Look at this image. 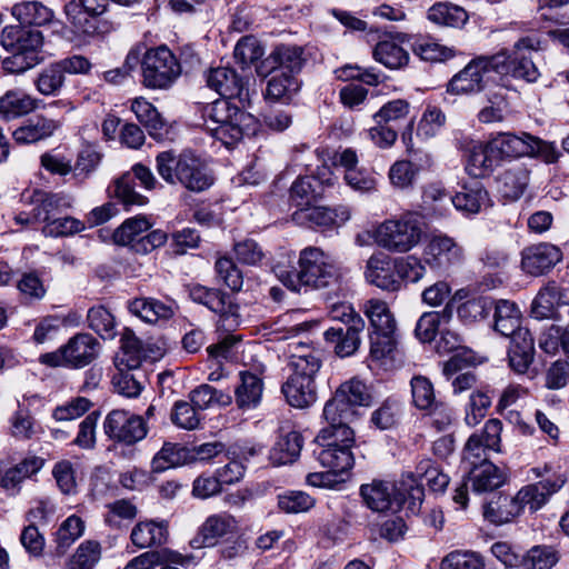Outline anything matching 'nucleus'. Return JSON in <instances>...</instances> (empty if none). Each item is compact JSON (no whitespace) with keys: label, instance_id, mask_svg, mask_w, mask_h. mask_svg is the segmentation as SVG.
I'll use <instances>...</instances> for the list:
<instances>
[{"label":"nucleus","instance_id":"nucleus-30","mask_svg":"<svg viewBox=\"0 0 569 569\" xmlns=\"http://www.w3.org/2000/svg\"><path fill=\"white\" fill-rule=\"evenodd\" d=\"M60 127V122L43 116H37L29 119L23 126L12 132L17 143H34L49 138Z\"/></svg>","mask_w":569,"mask_h":569},{"label":"nucleus","instance_id":"nucleus-62","mask_svg":"<svg viewBox=\"0 0 569 569\" xmlns=\"http://www.w3.org/2000/svg\"><path fill=\"white\" fill-rule=\"evenodd\" d=\"M411 395L413 405L420 410H431L436 408V395L431 381L422 376H415L411 381Z\"/></svg>","mask_w":569,"mask_h":569},{"label":"nucleus","instance_id":"nucleus-44","mask_svg":"<svg viewBox=\"0 0 569 569\" xmlns=\"http://www.w3.org/2000/svg\"><path fill=\"white\" fill-rule=\"evenodd\" d=\"M289 349V366L292 370H309L311 372H318L320 370L322 363L320 350L301 341L290 343Z\"/></svg>","mask_w":569,"mask_h":569},{"label":"nucleus","instance_id":"nucleus-19","mask_svg":"<svg viewBox=\"0 0 569 569\" xmlns=\"http://www.w3.org/2000/svg\"><path fill=\"white\" fill-rule=\"evenodd\" d=\"M463 250L447 234H435L430 238L426 250L425 260L435 269L448 270L462 260Z\"/></svg>","mask_w":569,"mask_h":569},{"label":"nucleus","instance_id":"nucleus-20","mask_svg":"<svg viewBox=\"0 0 569 569\" xmlns=\"http://www.w3.org/2000/svg\"><path fill=\"white\" fill-rule=\"evenodd\" d=\"M521 257V267L525 272L541 276L561 261L562 252L552 243L540 242L525 248Z\"/></svg>","mask_w":569,"mask_h":569},{"label":"nucleus","instance_id":"nucleus-32","mask_svg":"<svg viewBox=\"0 0 569 569\" xmlns=\"http://www.w3.org/2000/svg\"><path fill=\"white\" fill-rule=\"evenodd\" d=\"M168 522L167 521H141L138 522L130 535L132 543L140 548L159 547L168 540Z\"/></svg>","mask_w":569,"mask_h":569},{"label":"nucleus","instance_id":"nucleus-29","mask_svg":"<svg viewBox=\"0 0 569 569\" xmlns=\"http://www.w3.org/2000/svg\"><path fill=\"white\" fill-rule=\"evenodd\" d=\"M313 453L320 465L333 475H340L349 471L355 462L350 448L346 445L340 446H318Z\"/></svg>","mask_w":569,"mask_h":569},{"label":"nucleus","instance_id":"nucleus-49","mask_svg":"<svg viewBox=\"0 0 569 569\" xmlns=\"http://www.w3.org/2000/svg\"><path fill=\"white\" fill-rule=\"evenodd\" d=\"M430 166V158L426 156L425 164L412 160L396 161L389 170V179L393 187L406 189L413 184L418 173Z\"/></svg>","mask_w":569,"mask_h":569},{"label":"nucleus","instance_id":"nucleus-48","mask_svg":"<svg viewBox=\"0 0 569 569\" xmlns=\"http://www.w3.org/2000/svg\"><path fill=\"white\" fill-rule=\"evenodd\" d=\"M373 58L389 69H400L407 66L409 53L393 40H382L376 44Z\"/></svg>","mask_w":569,"mask_h":569},{"label":"nucleus","instance_id":"nucleus-59","mask_svg":"<svg viewBox=\"0 0 569 569\" xmlns=\"http://www.w3.org/2000/svg\"><path fill=\"white\" fill-rule=\"evenodd\" d=\"M131 110L137 119L148 129L151 136L162 129L163 120L158 110L142 97L133 99Z\"/></svg>","mask_w":569,"mask_h":569},{"label":"nucleus","instance_id":"nucleus-16","mask_svg":"<svg viewBox=\"0 0 569 569\" xmlns=\"http://www.w3.org/2000/svg\"><path fill=\"white\" fill-rule=\"evenodd\" d=\"M238 520L230 513L222 512L209 516L199 527L190 545L194 549L214 547L220 539L237 533Z\"/></svg>","mask_w":569,"mask_h":569},{"label":"nucleus","instance_id":"nucleus-11","mask_svg":"<svg viewBox=\"0 0 569 569\" xmlns=\"http://www.w3.org/2000/svg\"><path fill=\"white\" fill-rule=\"evenodd\" d=\"M192 301L206 306L220 316L219 326L232 331L239 326V306L231 297L219 289L193 284L189 289Z\"/></svg>","mask_w":569,"mask_h":569},{"label":"nucleus","instance_id":"nucleus-50","mask_svg":"<svg viewBox=\"0 0 569 569\" xmlns=\"http://www.w3.org/2000/svg\"><path fill=\"white\" fill-rule=\"evenodd\" d=\"M190 460V451L178 445L166 442L152 459V470L161 472L181 466Z\"/></svg>","mask_w":569,"mask_h":569},{"label":"nucleus","instance_id":"nucleus-9","mask_svg":"<svg viewBox=\"0 0 569 569\" xmlns=\"http://www.w3.org/2000/svg\"><path fill=\"white\" fill-rule=\"evenodd\" d=\"M471 466L467 480L455 490L453 501L466 508L468 503V487L477 493L492 491L499 488L505 479L502 472L488 458L465 460Z\"/></svg>","mask_w":569,"mask_h":569},{"label":"nucleus","instance_id":"nucleus-58","mask_svg":"<svg viewBox=\"0 0 569 569\" xmlns=\"http://www.w3.org/2000/svg\"><path fill=\"white\" fill-rule=\"evenodd\" d=\"M87 321L90 329L102 339H112L116 336L113 316L103 306H96L88 310Z\"/></svg>","mask_w":569,"mask_h":569},{"label":"nucleus","instance_id":"nucleus-36","mask_svg":"<svg viewBox=\"0 0 569 569\" xmlns=\"http://www.w3.org/2000/svg\"><path fill=\"white\" fill-rule=\"evenodd\" d=\"M38 100L21 90H9L0 97V118L10 121L37 109Z\"/></svg>","mask_w":569,"mask_h":569},{"label":"nucleus","instance_id":"nucleus-7","mask_svg":"<svg viewBox=\"0 0 569 569\" xmlns=\"http://www.w3.org/2000/svg\"><path fill=\"white\" fill-rule=\"evenodd\" d=\"M142 83L151 89H167L180 76L181 68L174 54L160 46L147 49L141 60Z\"/></svg>","mask_w":569,"mask_h":569},{"label":"nucleus","instance_id":"nucleus-38","mask_svg":"<svg viewBox=\"0 0 569 569\" xmlns=\"http://www.w3.org/2000/svg\"><path fill=\"white\" fill-rule=\"evenodd\" d=\"M522 511L517 496L500 495L485 506L483 517L491 523L503 525L511 522Z\"/></svg>","mask_w":569,"mask_h":569},{"label":"nucleus","instance_id":"nucleus-41","mask_svg":"<svg viewBox=\"0 0 569 569\" xmlns=\"http://www.w3.org/2000/svg\"><path fill=\"white\" fill-rule=\"evenodd\" d=\"M365 315L370 321L369 332L396 333L397 322L388 305L378 299L365 303Z\"/></svg>","mask_w":569,"mask_h":569},{"label":"nucleus","instance_id":"nucleus-2","mask_svg":"<svg viewBox=\"0 0 569 569\" xmlns=\"http://www.w3.org/2000/svg\"><path fill=\"white\" fill-rule=\"evenodd\" d=\"M366 506L376 512L398 511L405 503L412 512L419 509L425 490L412 475H405L397 482L373 480L360 487Z\"/></svg>","mask_w":569,"mask_h":569},{"label":"nucleus","instance_id":"nucleus-61","mask_svg":"<svg viewBox=\"0 0 569 569\" xmlns=\"http://www.w3.org/2000/svg\"><path fill=\"white\" fill-rule=\"evenodd\" d=\"M84 532L83 520L72 515L68 517L57 531V551L63 555L66 550Z\"/></svg>","mask_w":569,"mask_h":569},{"label":"nucleus","instance_id":"nucleus-43","mask_svg":"<svg viewBox=\"0 0 569 569\" xmlns=\"http://www.w3.org/2000/svg\"><path fill=\"white\" fill-rule=\"evenodd\" d=\"M452 308L448 305L440 312H425L418 320L415 329L416 337L421 342H430L439 333L442 325H449L452 320Z\"/></svg>","mask_w":569,"mask_h":569},{"label":"nucleus","instance_id":"nucleus-34","mask_svg":"<svg viewBox=\"0 0 569 569\" xmlns=\"http://www.w3.org/2000/svg\"><path fill=\"white\" fill-rule=\"evenodd\" d=\"M348 219L347 210H341L339 213L336 209L316 206L315 203L293 213V220L300 223L307 222L309 227H331Z\"/></svg>","mask_w":569,"mask_h":569},{"label":"nucleus","instance_id":"nucleus-57","mask_svg":"<svg viewBox=\"0 0 569 569\" xmlns=\"http://www.w3.org/2000/svg\"><path fill=\"white\" fill-rule=\"evenodd\" d=\"M101 558L100 543L93 540L82 542L67 562V569H93Z\"/></svg>","mask_w":569,"mask_h":569},{"label":"nucleus","instance_id":"nucleus-55","mask_svg":"<svg viewBox=\"0 0 569 569\" xmlns=\"http://www.w3.org/2000/svg\"><path fill=\"white\" fill-rule=\"evenodd\" d=\"M122 355L118 358L117 366H123L129 370H136L147 357L142 341L132 332H127L121 339Z\"/></svg>","mask_w":569,"mask_h":569},{"label":"nucleus","instance_id":"nucleus-10","mask_svg":"<svg viewBox=\"0 0 569 569\" xmlns=\"http://www.w3.org/2000/svg\"><path fill=\"white\" fill-rule=\"evenodd\" d=\"M103 430L110 440L133 446L147 437L148 425L142 416L116 409L107 415L103 421Z\"/></svg>","mask_w":569,"mask_h":569},{"label":"nucleus","instance_id":"nucleus-27","mask_svg":"<svg viewBox=\"0 0 569 569\" xmlns=\"http://www.w3.org/2000/svg\"><path fill=\"white\" fill-rule=\"evenodd\" d=\"M328 422L326 428H322L315 439L317 446H340L346 445L350 448L355 443V432L349 427V423L355 419H345L337 417V420H332L329 416H323Z\"/></svg>","mask_w":569,"mask_h":569},{"label":"nucleus","instance_id":"nucleus-33","mask_svg":"<svg viewBox=\"0 0 569 569\" xmlns=\"http://www.w3.org/2000/svg\"><path fill=\"white\" fill-rule=\"evenodd\" d=\"M528 182L529 170L522 164H515L499 174L497 188L501 197L515 201L523 194Z\"/></svg>","mask_w":569,"mask_h":569},{"label":"nucleus","instance_id":"nucleus-14","mask_svg":"<svg viewBox=\"0 0 569 569\" xmlns=\"http://www.w3.org/2000/svg\"><path fill=\"white\" fill-rule=\"evenodd\" d=\"M107 10L103 0H69L63 8L74 33L94 36L99 31V17Z\"/></svg>","mask_w":569,"mask_h":569},{"label":"nucleus","instance_id":"nucleus-37","mask_svg":"<svg viewBox=\"0 0 569 569\" xmlns=\"http://www.w3.org/2000/svg\"><path fill=\"white\" fill-rule=\"evenodd\" d=\"M451 203L457 210L473 214L489 207L490 198L483 186L479 181H473L463 186L462 190L453 196Z\"/></svg>","mask_w":569,"mask_h":569},{"label":"nucleus","instance_id":"nucleus-5","mask_svg":"<svg viewBox=\"0 0 569 569\" xmlns=\"http://www.w3.org/2000/svg\"><path fill=\"white\" fill-rule=\"evenodd\" d=\"M505 69V53L478 57L451 78L447 91L452 94L479 93L486 88L492 72L502 73Z\"/></svg>","mask_w":569,"mask_h":569},{"label":"nucleus","instance_id":"nucleus-51","mask_svg":"<svg viewBox=\"0 0 569 569\" xmlns=\"http://www.w3.org/2000/svg\"><path fill=\"white\" fill-rule=\"evenodd\" d=\"M428 19L437 24L459 28L467 22L468 14L457 4L439 2L429 9Z\"/></svg>","mask_w":569,"mask_h":569},{"label":"nucleus","instance_id":"nucleus-1","mask_svg":"<svg viewBox=\"0 0 569 569\" xmlns=\"http://www.w3.org/2000/svg\"><path fill=\"white\" fill-rule=\"evenodd\" d=\"M298 269H287L278 263L273 271L288 289L299 292L302 287L326 288L341 277L339 266L320 248L307 247L300 251Z\"/></svg>","mask_w":569,"mask_h":569},{"label":"nucleus","instance_id":"nucleus-46","mask_svg":"<svg viewBox=\"0 0 569 569\" xmlns=\"http://www.w3.org/2000/svg\"><path fill=\"white\" fill-rule=\"evenodd\" d=\"M302 449V437L298 431H290L281 436L270 451V459L274 465L292 463Z\"/></svg>","mask_w":569,"mask_h":569},{"label":"nucleus","instance_id":"nucleus-28","mask_svg":"<svg viewBox=\"0 0 569 569\" xmlns=\"http://www.w3.org/2000/svg\"><path fill=\"white\" fill-rule=\"evenodd\" d=\"M240 383L234 390V400L239 409L246 411L257 408L262 399L263 381L249 371L239 373Z\"/></svg>","mask_w":569,"mask_h":569},{"label":"nucleus","instance_id":"nucleus-24","mask_svg":"<svg viewBox=\"0 0 569 569\" xmlns=\"http://www.w3.org/2000/svg\"><path fill=\"white\" fill-rule=\"evenodd\" d=\"M98 340L89 333H77L62 346L67 366L82 368L98 356Z\"/></svg>","mask_w":569,"mask_h":569},{"label":"nucleus","instance_id":"nucleus-12","mask_svg":"<svg viewBox=\"0 0 569 569\" xmlns=\"http://www.w3.org/2000/svg\"><path fill=\"white\" fill-rule=\"evenodd\" d=\"M540 41L535 37L519 39L513 47L512 54L506 57V69L502 73H510L513 78L527 82H535L540 77L536 59L539 57Z\"/></svg>","mask_w":569,"mask_h":569},{"label":"nucleus","instance_id":"nucleus-47","mask_svg":"<svg viewBox=\"0 0 569 569\" xmlns=\"http://www.w3.org/2000/svg\"><path fill=\"white\" fill-rule=\"evenodd\" d=\"M495 330L501 336L515 333L521 328V312L515 302L499 300L495 305Z\"/></svg>","mask_w":569,"mask_h":569},{"label":"nucleus","instance_id":"nucleus-25","mask_svg":"<svg viewBox=\"0 0 569 569\" xmlns=\"http://www.w3.org/2000/svg\"><path fill=\"white\" fill-rule=\"evenodd\" d=\"M533 141V136L521 132V134H513L503 132L497 134L489 142V151L497 152L499 159L503 158H518L532 154V147L530 142Z\"/></svg>","mask_w":569,"mask_h":569},{"label":"nucleus","instance_id":"nucleus-63","mask_svg":"<svg viewBox=\"0 0 569 569\" xmlns=\"http://www.w3.org/2000/svg\"><path fill=\"white\" fill-rule=\"evenodd\" d=\"M140 372H132L123 366H118V372L112 377V385L114 390L128 398L138 397L142 390Z\"/></svg>","mask_w":569,"mask_h":569},{"label":"nucleus","instance_id":"nucleus-35","mask_svg":"<svg viewBox=\"0 0 569 569\" xmlns=\"http://www.w3.org/2000/svg\"><path fill=\"white\" fill-rule=\"evenodd\" d=\"M303 49L298 46H278L266 59L264 64L270 69L286 71L288 74L299 72L303 66Z\"/></svg>","mask_w":569,"mask_h":569},{"label":"nucleus","instance_id":"nucleus-15","mask_svg":"<svg viewBox=\"0 0 569 569\" xmlns=\"http://www.w3.org/2000/svg\"><path fill=\"white\" fill-rule=\"evenodd\" d=\"M207 84L223 99H238L242 106L249 104L251 93L249 79L229 67L212 68L207 74Z\"/></svg>","mask_w":569,"mask_h":569},{"label":"nucleus","instance_id":"nucleus-22","mask_svg":"<svg viewBox=\"0 0 569 569\" xmlns=\"http://www.w3.org/2000/svg\"><path fill=\"white\" fill-rule=\"evenodd\" d=\"M365 329V320L356 318L353 323L347 327H331L325 331L326 341L335 343L336 353L343 358L353 355L360 347V335Z\"/></svg>","mask_w":569,"mask_h":569},{"label":"nucleus","instance_id":"nucleus-26","mask_svg":"<svg viewBox=\"0 0 569 569\" xmlns=\"http://www.w3.org/2000/svg\"><path fill=\"white\" fill-rule=\"evenodd\" d=\"M330 184V179L321 180L315 176L300 177L290 188V199L299 208L298 210H303L322 198L326 188Z\"/></svg>","mask_w":569,"mask_h":569},{"label":"nucleus","instance_id":"nucleus-23","mask_svg":"<svg viewBox=\"0 0 569 569\" xmlns=\"http://www.w3.org/2000/svg\"><path fill=\"white\" fill-rule=\"evenodd\" d=\"M43 43L42 33L36 29L23 28L17 51L11 57L16 71L21 72L41 62L40 49Z\"/></svg>","mask_w":569,"mask_h":569},{"label":"nucleus","instance_id":"nucleus-39","mask_svg":"<svg viewBox=\"0 0 569 569\" xmlns=\"http://www.w3.org/2000/svg\"><path fill=\"white\" fill-rule=\"evenodd\" d=\"M129 310L132 315L149 323L168 320L174 315L172 305H166L153 298H137L129 303Z\"/></svg>","mask_w":569,"mask_h":569},{"label":"nucleus","instance_id":"nucleus-45","mask_svg":"<svg viewBox=\"0 0 569 569\" xmlns=\"http://www.w3.org/2000/svg\"><path fill=\"white\" fill-rule=\"evenodd\" d=\"M270 79L266 88V98L272 101L290 99L299 88L300 83L293 74L286 71L270 69Z\"/></svg>","mask_w":569,"mask_h":569},{"label":"nucleus","instance_id":"nucleus-8","mask_svg":"<svg viewBox=\"0 0 569 569\" xmlns=\"http://www.w3.org/2000/svg\"><path fill=\"white\" fill-rule=\"evenodd\" d=\"M370 403L371 395L368 387L360 380L351 379L340 385L333 397L327 401L323 416H329L332 420H337V417L357 419L358 409Z\"/></svg>","mask_w":569,"mask_h":569},{"label":"nucleus","instance_id":"nucleus-6","mask_svg":"<svg viewBox=\"0 0 569 569\" xmlns=\"http://www.w3.org/2000/svg\"><path fill=\"white\" fill-rule=\"evenodd\" d=\"M422 234L418 216L408 213L400 219L386 220L375 231L377 244L393 252H407L416 247Z\"/></svg>","mask_w":569,"mask_h":569},{"label":"nucleus","instance_id":"nucleus-54","mask_svg":"<svg viewBox=\"0 0 569 569\" xmlns=\"http://www.w3.org/2000/svg\"><path fill=\"white\" fill-rule=\"evenodd\" d=\"M412 476L422 487V481H425L433 492H443L449 485V477L436 467L430 459L421 460L416 467V473H412Z\"/></svg>","mask_w":569,"mask_h":569},{"label":"nucleus","instance_id":"nucleus-60","mask_svg":"<svg viewBox=\"0 0 569 569\" xmlns=\"http://www.w3.org/2000/svg\"><path fill=\"white\" fill-rule=\"evenodd\" d=\"M66 81V76L57 62L44 68L37 77V90L43 96H57Z\"/></svg>","mask_w":569,"mask_h":569},{"label":"nucleus","instance_id":"nucleus-18","mask_svg":"<svg viewBox=\"0 0 569 569\" xmlns=\"http://www.w3.org/2000/svg\"><path fill=\"white\" fill-rule=\"evenodd\" d=\"M502 422L499 419H489L485 427L472 433L466 442L463 460L488 458V451H500Z\"/></svg>","mask_w":569,"mask_h":569},{"label":"nucleus","instance_id":"nucleus-52","mask_svg":"<svg viewBox=\"0 0 569 569\" xmlns=\"http://www.w3.org/2000/svg\"><path fill=\"white\" fill-rule=\"evenodd\" d=\"M560 560L559 550L549 545L531 547L522 557L521 565L526 569H552Z\"/></svg>","mask_w":569,"mask_h":569},{"label":"nucleus","instance_id":"nucleus-42","mask_svg":"<svg viewBox=\"0 0 569 569\" xmlns=\"http://www.w3.org/2000/svg\"><path fill=\"white\" fill-rule=\"evenodd\" d=\"M33 202V219L46 223L54 219L61 209L69 208L71 206L68 197L58 193L37 192L34 194Z\"/></svg>","mask_w":569,"mask_h":569},{"label":"nucleus","instance_id":"nucleus-13","mask_svg":"<svg viewBox=\"0 0 569 569\" xmlns=\"http://www.w3.org/2000/svg\"><path fill=\"white\" fill-rule=\"evenodd\" d=\"M549 471L546 466L542 470L535 469L538 477L542 479L535 483L522 487L517 493V499L522 505V510L528 507L531 512L541 509L567 482V478L561 472H552L545 477Z\"/></svg>","mask_w":569,"mask_h":569},{"label":"nucleus","instance_id":"nucleus-64","mask_svg":"<svg viewBox=\"0 0 569 569\" xmlns=\"http://www.w3.org/2000/svg\"><path fill=\"white\" fill-rule=\"evenodd\" d=\"M441 569H485V561L477 552L453 551L442 559Z\"/></svg>","mask_w":569,"mask_h":569},{"label":"nucleus","instance_id":"nucleus-3","mask_svg":"<svg viewBox=\"0 0 569 569\" xmlns=\"http://www.w3.org/2000/svg\"><path fill=\"white\" fill-rule=\"evenodd\" d=\"M156 169L167 183H179L192 192H202L213 183L207 166L191 151H162L156 157Z\"/></svg>","mask_w":569,"mask_h":569},{"label":"nucleus","instance_id":"nucleus-17","mask_svg":"<svg viewBox=\"0 0 569 569\" xmlns=\"http://www.w3.org/2000/svg\"><path fill=\"white\" fill-rule=\"evenodd\" d=\"M318 372L307 370H292V373L282 385V393L288 403L295 408H307L317 400L315 377Z\"/></svg>","mask_w":569,"mask_h":569},{"label":"nucleus","instance_id":"nucleus-21","mask_svg":"<svg viewBox=\"0 0 569 569\" xmlns=\"http://www.w3.org/2000/svg\"><path fill=\"white\" fill-rule=\"evenodd\" d=\"M365 278L382 290L398 291L401 288V282L397 278L396 260L382 252L375 253L368 259Z\"/></svg>","mask_w":569,"mask_h":569},{"label":"nucleus","instance_id":"nucleus-4","mask_svg":"<svg viewBox=\"0 0 569 569\" xmlns=\"http://www.w3.org/2000/svg\"><path fill=\"white\" fill-rule=\"evenodd\" d=\"M201 126L227 147L241 140L253 122L251 114L227 99H218L201 108Z\"/></svg>","mask_w":569,"mask_h":569},{"label":"nucleus","instance_id":"nucleus-56","mask_svg":"<svg viewBox=\"0 0 569 569\" xmlns=\"http://www.w3.org/2000/svg\"><path fill=\"white\" fill-rule=\"evenodd\" d=\"M150 227L151 223L146 217L137 216L129 218L114 230L113 240L117 244L121 246H128L133 241L140 243L142 233L149 230Z\"/></svg>","mask_w":569,"mask_h":569},{"label":"nucleus","instance_id":"nucleus-53","mask_svg":"<svg viewBox=\"0 0 569 569\" xmlns=\"http://www.w3.org/2000/svg\"><path fill=\"white\" fill-rule=\"evenodd\" d=\"M43 466V460L38 457H31L22 460L20 463L8 469L1 478V486L6 490L16 491L18 486L26 479L39 471Z\"/></svg>","mask_w":569,"mask_h":569},{"label":"nucleus","instance_id":"nucleus-40","mask_svg":"<svg viewBox=\"0 0 569 569\" xmlns=\"http://www.w3.org/2000/svg\"><path fill=\"white\" fill-rule=\"evenodd\" d=\"M12 16L21 23L44 26L52 21L54 12L40 1H23L11 8Z\"/></svg>","mask_w":569,"mask_h":569},{"label":"nucleus","instance_id":"nucleus-31","mask_svg":"<svg viewBox=\"0 0 569 569\" xmlns=\"http://www.w3.org/2000/svg\"><path fill=\"white\" fill-rule=\"evenodd\" d=\"M472 362V357H463L460 353L453 355L443 366V373L449 379L452 378L451 386L455 395L471 390L477 386L478 378L471 370L460 372L465 367Z\"/></svg>","mask_w":569,"mask_h":569}]
</instances>
